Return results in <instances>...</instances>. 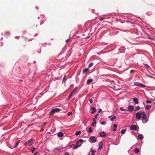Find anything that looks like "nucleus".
Instances as JSON below:
<instances>
[{
    "mask_svg": "<svg viewBox=\"0 0 155 155\" xmlns=\"http://www.w3.org/2000/svg\"><path fill=\"white\" fill-rule=\"evenodd\" d=\"M99 115L98 114H96L95 117V118H97V116H98Z\"/></svg>",
    "mask_w": 155,
    "mask_h": 155,
    "instance_id": "43",
    "label": "nucleus"
},
{
    "mask_svg": "<svg viewBox=\"0 0 155 155\" xmlns=\"http://www.w3.org/2000/svg\"><path fill=\"white\" fill-rule=\"evenodd\" d=\"M138 137L139 139L142 140L143 138V136L142 134H140L138 135Z\"/></svg>",
    "mask_w": 155,
    "mask_h": 155,
    "instance_id": "15",
    "label": "nucleus"
},
{
    "mask_svg": "<svg viewBox=\"0 0 155 155\" xmlns=\"http://www.w3.org/2000/svg\"><path fill=\"white\" fill-rule=\"evenodd\" d=\"M99 147L98 148L99 150H101L103 149V144L102 142H100L99 143Z\"/></svg>",
    "mask_w": 155,
    "mask_h": 155,
    "instance_id": "8",
    "label": "nucleus"
},
{
    "mask_svg": "<svg viewBox=\"0 0 155 155\" xmlns=\"http://www.w3.org/2000/svg\"><path fill=\"white\" fill-rule=\"evenodd\" d=\"M102 111V109H100L99 111H98V114H99L100 113H101V112Z\"/></svg>",
    "mask_w": 155,
    "mask_h": 155,
    "instance_id": "39",
    "label": "nucleus"
},
{
    "mask_svg": "<svg viewBox=\"0 0 155 155\" xmlns=\"http://www.w3.org/2000/svg\"><path fill=\"white\" fill-rule=\"evenodd\" d=\"M34 142L33 139H31L28 141H26L25 143V146H30Z\"/></svg>",
    "mask_w": 155,
    "mask_h": 155,
    "instance_id": "2",
    "label": "nucleus"
},
{
    "mask_svg": "<svg viewBox=\"0 0 155 155\" xmlns=\"http://www.w3.org/2000/svg\"><path fill=\"white\" fill-rule=\"evenodd\" d=\"M95 137L93 136H92L90 137V139L92 140V141H93L94 142H96V139H95Z\"/></svg>",
    "mask_w": 155,
    "mask_h": 155,
    "instance_id": "11",
    "label": "nucleus"
},
{
    "mask_svg": "<svg viewBox=\"0 0 155 155\" xmlns=\"http://www.w3.org/2000/svg\"><path fill=\"white\" fill-rule=\"evenodd\" d=\"M81 143L82 144V143ZM81 144V143H79V144Z\"/></svg>",
    "mask_w": 155,
    "mask_h": 155,
    "instance_id": "55",
    "label": "nucleus"
},
{
    "mask_svg": "<svg viewBox=\"0 0 155 155\" xmlns=\"http://www.w3.org/2000/svg\"><path fill=\"white\" fill-rule=\"evenodd\" d=\"M93 81V79H88L87 81V83L88 84H89Z\"/></svg>",
    "mask_w": 155,
    "mask_h": 155,
    "instance_id": "14",
    "label": "nucleus"
},
{
    "mask_svg": "<svg viewBox=\"0 0 155 155\" xmlns=\"http://www.w3.org/2000/svg\"><path fill=\"white\" fill-rule=\"evenodd\" d=\"M130 129L132 130H136L137 129V126L135 125H132L130 127Z\"/></svg>",
    "mask_w": 155,
    "mask_h": 155,
    "instance_id": "7",
    "label": "nucleus"
},
{
    "mask_svg": "<svg viewBox=\"0 0 155 155\" xmlns=\"http://www.w3.org/2000/svg\"><path fill=\"white\" fill-rule=\"evenodd\" d=\"M72 113L71 112H69L68 113V116H70L72 115Z\"/></svg>",
    "mask_w": 155,
    "mask_h": 155,
    "instance_id": "30",
    "label": "nucleus"
},
{
    "mask_svg": "<svg viewBox=\"0 0 155 155\" xmlns=\"http://www.w3.org/2000/svg\"><path fill=\"white\" fill-rule=\"evenodd\" d=\"M46 124V123H45L43 125L44 126H45Z\"/></svg>",
    "mask_w": 155,
    "mask_h": 155,
    "instance_id": "54",
    "label": "nucleus"
},
{
    "mask_svg": "<svg viewBox=\"0 0 155 155\" xmlns=\"http://www.w3.org/2000/svg\"><path fill=\"white\" fill-rule=\"evenodd\" d=\"M133 101L136 104L138 103V100L137 97H134L133 99Z\"/></svg>",
    "mask_w": 155,
    "mask_h": 155,
    "instance_id": "10",
    "label": "nucleus"
},
{
    "mask_svg": "<svg viewBox=\"0 0 155 155\" xmlns=\"http://www.w3.org/2000/svg\"><path fill=\"white\" fill-rule=\"evenodd\" d=\"M105 19V18H101L100 19V20L101 21H102V20L104 19Z\"/></svg>",
    "mask_w": 155,
    "mask_h": 155,
    "instance_id": "44",
    "label": "nucleus"
},
{
    "mask_svg": "<svg viewBox=\"0 0 155 155\" xmlns=\"http://www.w3.org/2000/svg\"><path fill=\"white\" fill-rule=\"evenodd\" d=\"M139 150L137 148H136L134 150V152L136 153H137L139 152Z\"/></svg>",
    "mask_w": 155,
    "mask_h": 155,
    "instance_id": "27",
    "label": "nucleus"
},
{
    "mask_svg": "<svg viewBox=\"0 0 155 155\" xmlns=\"http://www.w3.org/2000/svg\"><path fill=\"white\" fill-rule=\"evenodd\" d=\"M151 107V106L149 105H147L145 107L146 109L149 110Z\"/></svg>",
    "mask_w": 155,
    "mask_h": 155,
    "instance_id": "18",
    "label": "nucleus"
},
{
    "mask_svg": "<svg viewBox=\"0 0 155 155\" xmlns=\"http://www.w3.org/2000/svg\"><path fill=\"white\" fill-rule=\"evenodd\" d=\"M72 94H71V93L69 95V96H68V99H69L70 98H71V96H72Z\"/></svg>",
    "mask_w": 155,
    "mask_h": 155,
    "instance_id": "40",
    "label": "nucleus"
},
{
    "mask_svg": "<svg viewBox=\"0 0 155 155\" xmlns=\"http://www.w3.org/2000/svg\"><path fill=\"white\" fill-rule=\"evenodd\" d=\"M120 110H122V111H128V110H127V109H124L123 107H121L120 108Z\"/></svg>",
    "mask_w": 155,
    "mask_h": 155,
    "instance_id": "22",
    "label": "nucleus"
},
{
    "mask_svg": "<svg viewBox=\"0 0 155 155\" xmlns=\"http://www.w3.org/2000/svg\"><path fill=\"white\" fill-rule=\"evenodd\" d=\"M91 155H95V154H94V153H92Z\"/></svg>",
    "mask_w": 155,
    "mask_h": 155,
    "instance_id": "53",
    "label": "nucleus"
},
{
    "mask_svg": "<svg viewBox=\"0 0 155 155\" xmlns=\"http://www.w3.org/2000/svg\"><path fill=\"white\" fill-rule=\"evenodd\" d=\"M78 141L79 142V143L81 142V143H82L83 141V139H80L78 140Z\"/></svg>",
    "mask_w": 155,
    "mask_h": 155,
    "instance_id": "32",
    "label": "nucleus"
},
{
    "mask_svg": "<svg viewBox=\"0 0 155 155\" xmlns=\"http://www.w3.org/2000/svg\"><path fill=\"white\" fill-rule=\"evenodd\" d=\"M92 153H94L95 152H96V151H94V150H92L91 151Z\"/></svg>",
    "mask_w": 155,
    "mask_h": 155,
    "instance_id": "46",
    "label": "nucleus"
},
{
    "mask_svg": "<svg viewBox=\"0 0 155 155\" xmlns=\"http://www.w3.org/2000/svg\"><path fill=\"white\" fill-rule=\"evenodd\" d=\"M144 65L149 68H150V67L147 64H144Z\"/></svg>",
    "mask_w": 155,
    "mask_h": 155,
    "instance_id": "37",
    "label": "nucleus"
},
{
    "mask_svg": "<svg viewBox=\"0 0 155 155\" xmlns=\"http://www.w3.org/2000/svg\"><path fill=\"white\" fill-rule=\"evenodd\" d=\"M134 84L136 86H140L142 87H144L146 86L145 85L137 82H135Z\"/></svg>",
    "mask_w": 155,
    "mask_h": 155,
    "instance_id": "4",
    "label": "nucleus"
},
{
    "mask_svg": "<svg viewBox=\"0 0 155 155\" xmlns=\"http://www.w3.org/2000/svg\"><path fill=\"white\" fill-rule=\"evenodd\" d=\"M55 149L57 150H61L62 148L61 147H57L55 148Z\"/></svg>",
    "mask_w": 155,
    "mask_h": 155,
    "instance_id": "34",
    "label": "nucleus"
},
{
    "mask_svg": "<svg viewBox=\"0 0 155 155\" xmlns=\"http://www.w3.org/2000/svg\"><path fill=\"white\" fill-rule=\"evenodd\" d=\"M117 125L116 124H115L114 125V129L113 131H116L117 130Z\"/></svg>",
    "mask_w": 155,
    "mask_h": 155,
    "instance_id": "21",
    "label": "nucleus"
},
{
    "mask_svg": "<svg viewBox=\"0 0 155 155\" xmlns=\"http://www.w3.org/2000/svg\"><path fill=\"white\" fill-rule=\"evenodd\" d=\"M89 69H88L87 68H86L84 69L83 70V74H84L86 72H87L88 71Z\"/></svg>",
    "mask_w": 155,
    "mask_h": 155,
    "instance_id": "20",
    "label": "nucleus"
},
{
    "mask_svg": "<svg viewBox=\"0 0 155 155\" xmlns=\"http://www.w3.org/2000/svg\"><path fill=\"white\" fill-rule=\"evenodd\" d=\"M64 155H69V153L68 152H66L65 153H64Z\"/></svg>",
    "mask_w": 155,
    "mask_h": 155,
    "instance_id": "41",
    "label": "nucleus"
},
{
    "mask_svg": "<svg viewBox=\"0 0 155 155\" xmlns=\"http://www.w3.org/2000/svg\"><path fill=\"white\" fill-rule=\"evenodd\" d=\"M146 103L147 104H150L151 103V101H150L147 100L146 101Z\"/></svg>",
    "mask_w": 155,
    "mask_h": 155,
    "instance_id": "31",
    "label": "nucleus"
},
{
    "mask_svg": "<svg viewBox=\"0 0 155 155\" xmlns=\"http://www.w3.org/2000/svg\"><path fill=\"white\" fill-rule=\"evenodd\" d=\"M69 41V39H68L66 40V42L68 43Z\"/></svg>",
    "mask_w": 155,
    "mask_h": 155,
    "instance_id": "47",
    "label": "nucleus"
},
{
    "mask_svg": "<svg viewBox=\"0 0 155 155\" xmlns=\"http://www.w3.org/2000/svg\"><path fill=\"white\" fill-rule=\"evenodd\" d=\"M93 121H94V124H96V120L94 118H93L92 120Z\"/></svg>",
    "mask_w": 155,
    "mask_h": 155,
    "instance_id": "36",
    "label": "nucleus"
},
{
    "mask_svg": "<svg viewBox=\"0 0 155 155\" xmlns=\"http://www.w3.org/2000/svg\"><path fill=\"white\" fill-rule=\"evenodd\" d=\"M38 154L39 153L38 152H37L34 154V155H38Z\"/></svg>",
    "mask_w": 155,
    "mask_h": 155,
    "instance_id": "45",
    "label": "nucleus"
},
{
    "mask_svg": "<svg viewBox=\"0 0 155 155\" xmlns=\"http://www.w3.org/2000/svg\"><path fill=\"white\" fill-rule=\"evenodd\" d=\"M106 124V122L105 121H103L101 123V124L102 125H104L105 124Z\"/></svg>",
    "mask_w": 155,
    "mask_h": 155,
    "instance_id": "38",
    "label": "nucleus"
},
{
    "mask_svg": "<svg viewBox=\"0 0 155 155\" xmlns=\"http://www.w3.org/2000/svg\"><path fill=\"white\" fill-rule=\"evenodd\" d=\"M61 110L59 108H56L52 109L50 113V115H52L54 113L56 112L59 111Z\"/></svg>",
    "mask_w": 155,
    "mask_h": 155,
    "instance_id": "3",
    "label": "nucleus"
},
{
    "mask_svg": "<svg viewBox=\"0 0 155 155\" xmlns=\"http://www.w3.org/2000/svg\"><path fill=\"white\" fill-rule=\"evenodd\" d=\"M81 133V132L80 131H77L76 132L75 135L77 136H78Z\"/></svg>",
    "mask_w": 155,
    "mask_h": 155,
    "instance_id": "24",
    "label": "nucleus"
},
{
    "mask_svg": "<svg viewBox=\"0 0 155 155\" xmlns=\"http://www.w3.org/2000/svg\"><path fill=\"white\" fill-rule=\"evenodd\" d=\"M140 111V112H138L136 113V117L137 119H140L141 117V115H141Z\"/></svg>",
    "mask_w": 155,
    "mask_h": 155,
    "instance_id": "5",
    "label": "nucleus"
},
{
    "mask_svg": "<svg viewBox=\"0 0 155 155\" xmlns=\"http://www.w3.org/2000/svg\"><path fill=\"white\" fill-rule=\"evenodd\" d=\"M58 135L59 137H62L63 136L64 134L62 132H59L58 133Z\"/></svg>",
    "mask_w": 155,
    "mask_h": 155,
    "instance_id": "16",
    "label": "nucleus"
},
{
    "mask_svg": "<svg viewBox=\"0 0 155 155\" xmlns=\"http://www.w3.org/2000/svg\"><path fill=\"white\" fill-rule=\"evenodd\" d=\"M140 109V107L139 106H137L136 108L134 110L135 111H137L138 110H139Z\"/></svg>",
    "mask_w": 155,
    "mask_h": 155,
    "instance_id": "28",
    "label": "nucleus"
},
{
    "mask_svg": "<svg viewBox=\"0 0 155 155\" xmlns=\"http://www.w3.org/2000/svg\"><path fill=\"white\" fill-rule=\"evenodd\" d=\"M81 144H79V145H74V144H73L72 146H74V147H73V149H76L78 148V147H80L81 146Z\"/></svg>",
    "mask_w": 155,
    "mask_h": 155,
    "instance_id": "9",
    "label": "nucleus"
},
{
    "mask_svg": "<svg viewBox=\"0 0 155 155\" xmlns=\"http://www.w3.org/2000/svg\"><path fill=\"white\" fill-rule=\"evenodd\" d=\"M43 130V128H42L41 130H40V131L41 132Z\"/></svg>",
    "mask_w": 155,
    "mask_h": 155,
    "instance_id": "51",
    "label": "nucleus"
},
{
    "mask_svg": "<svg viewBox=\"0 0 155 155\" xmlns=\"http://www.w3.org/2000/svg\"><path fill=\"white\" fill-rule=\"evenodd\" d=\"M46 155V154H45V155Z\"/></svg>",
    "mask_w": 155,
    "mask_h": 155,
    "instance_id": "56",
    "label": "nucleus"
},
{
    "mask_svg": "<svg viewBox=\"0 0 155 155\" xmlns=\"http://www.w3.org/2000/svg\"><path fill=\"white\" fill-rule=\"evenodd\" d=\"M116 118V116H114L113 117H112L110 118V120L112 121H113Z\"/></svg>",
    "mask_w": 155,
    "mask_h": 155,
    "instance_id": "25",
    "label": "nucleus"
},
{
    "mask_svg": "<svg viewBox=\"0 0 155 155\" xmlns=\"http://www.w3.org/2000/svg\"><path fill=\"white\" fill-rule=\"evenodd\" d=\"M111 116H109L108 117V118H111Z\"/></svg>",
    "mask_w": 155,
    "mask_h": 155,
    "instance_id": "52",
    "label": "nucleus"
},
{
    "mask_svg": "<svg viewBox=\"0 0 155 155\" xmlns=\"http://www.w3.org/2000/svg\"><path fill=\"white\" fill-rule=\"evenodd\" d=\"M19 142H20V141H18L17 142H16L15 143V144L14 145V146L13 148H14L18 146V144H19Z\"/></svg>",
    "mask_w": 155,
    "mask_h": 155,
    "instance_id": "17",
    "label": "nucleus"
},
{
    "mask_svg": "<svg viewBox=\"0 0 155 155\" xmlns=\"http://www.w3.org/2000/svg\"><path fill=\"white\" fill-rule=\"evenodd\" d=\"M127 110L129 111H132L134 110V107L132 105H129L128 107Z\"/></svg>",
    "mask_w": 155,
    "mask_h": 155,
    "instance_id": "6",
    "label": "nucleus"
},
{
    "mask_svg": "<svg viewBox=\"0 0 155 155\" xmlns=\"http://www.w3.org/2000/svg\"><path fill=\"white\" fill-rule=\"evenodd\" d=\"M94 98V97H92L91 99L89 100V101L90 104H92L93 102V99Z\"/></svg>",
    "mask_w": 155,
    "mask_h": 155,
    "instance_id": "29",
    "label": "nucleus"
},
{
    "mask_svg": "<svg viewBox=\"0 0 155 155\" xmlns=\"http://www.w3.org/2000/svg\"><path fill=\"white\" fill-rule=\"evenodd\" d=\"M76 89L77 88H75L72 91L71 94L72 95L76 93Z\"/></svg>",
    "mask_w": 155,
    "mask_h": 155,
    "instance_id": "19",
    "label": "nucleus"
},
{
    "mask_svg": "<svg viewBox=\"0 0 155 155\" xmlns=\"http://www.w3.org/2000/svg\"><path fill=\"white\" fill-rule=\"evenodd\" d=\"M88 131L89 133L92 132L93 131L91 127H90L89 128Z\"/></svg>",
    "mask_w": 155,
    "mask_h": 155,
    "instance_id": "26",
    "label": "nucleus"
},
{
    "mask_svg": "<svg viewBox=\"0 0 155 155\" xmlns=\"http://www.w3.org/2000/svg\"><path fill=\"white\" fill-rule=\"evenodd\" d=\"M36 149L35 148L33 147L32 150L31 151L32 153H34Z\"/></svg>",
    "mask_w": 155,
    "mask_h": 155,
    "instance_id": "35",
    "label": "nucleus"
},
{
    "mask_svg": "<svg viewBox=\"0 0 155 155\" xmlns=\"http://www.w3.org/2000/svg\"><path fill=\"white\" fill-rule=\"evenodd\" d=\"M146 77H149V78H152L153 77H152V76H150V75H146Z\"/></svg>",
    "mask_w": 155,
    "mask_h": 155,
    "instance_id": "42",
    "label": "nucleus"
},
{
    "mask_svg": "<svg viewBox=\"0 0 155 155\" xmlns=\"http://www.w3.org/2000/svg\"><path fill=\"white\" fill-rule=\"evenodd\" d=\"M79 143V142H78V141H77L76 142V145H78V144Z\"/></svg>",
    "mask_w": 155,
    "mask_h": 155,
    "instance_id": "48",
    "label": "nucleus"
},
{
    "mask_svg": "<svg viewBox=\"0 0 155 155\" xmlns=\"http://www.w3.org/2000/svg\"><path fill=\"white\" fill-rule=\"evenodd\" d=\"M100 137H105L106 135V134H105L104 132H102L100 133Z\"/></svg>",
    "mask_w": 155,
    "mask_h": 155,
    "instance_id": "13",
    "label": "nucleus"
},
{
    "mask_svg": "<svg viewBox=\"0 0 155 155\" xmlns=\"http://www.w3.org/2000/svg\"><path fill=\"white\" fill-rule=\"evenodd\" d=\"M91 109L92 110V111L91 112V113L92 114H94V113L96 111V110L94 107H91Z\"/></svg>",
    "mask_w": 155,
    "mask_h": 155,
    "instance_id": "12",
    "label": "nucleus"
},
{
    "mask_svg": "<svg viewBox=\"0 0 155 155\" xmlns=\"http://www.w3.org/2000/svg\"><path fill=\"white\" fill-rule=\"evenodd\" d=\"M66 79V76H64L63 78V80H64Z\"/></svg>",
    "mask_w": 155,
    "mask_h": 155,
    "instance_id": "50",
    "label": "nucleus"
},
{
    "mask_svg": "<svg viewBox=\"0 0 155 155\" xmlns=\"http://www.w3.org/2000/svg\"><path fill=\"white\" fill-rule=\"evenodd\" d=\"M94 123H92V127H94Z\"/></svg>",
    "mask_w": 155,
    "mask_h": 155,
    "instance_id": "49",
    "label": "nucleus"
},
{
    "mask_svg": "<svg viewBox=\"0 0 155 155\" xmlns=\"http://www.w3.org/2000/svg\"><path fill=\"white\" fill-rule=\"evenodd\" d=\"M93 65V63H91L89 64V67H91Z\"/></svg>",
    "mask_w": 155,
    "mask_h": 155,
    "instance_id": "33",
    "label": "nucleus"
},
{
    "mask_svg": "<svg viewBox=\"0 0 155 155\" xmlns=\"http://www.w3.org/2000/svg\"><path fill=\"white\" fill-rule=\"evenodd\" d=\"M140 113L141 115H143L142 117V121H145L144 123H145L147 122L146 115L143 111H141Z\"/></svg>",
    "mask_w": 155,
    "mask_h": 155,
    "instance_id": "1",
    "label": "nucleus"
},
{
    "mask_svg": "<svg viewBox=\"0 0 155 155\" xmlns=\"http://www.w3.org/2000/svg\"><path fill=\"white\" fill-rule=\"evenodd\" d=\"M126 130L124 129H123L121 130V132L122 134H124L126 132Z\"/></svg>",
    "mask_w": 155,
    "mask_h": 155,
    "instance_id": "23",
    "label": "nucleus"
}]
</instances>
